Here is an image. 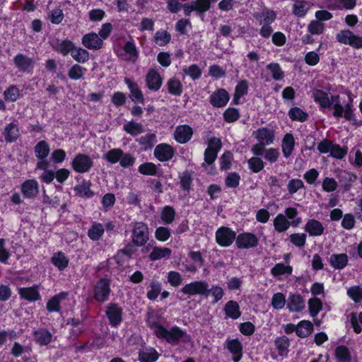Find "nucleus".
Returning <instances> with one entry per match:
<instances>
[{"label":"nucleus","mask_w":362,"mask_h":362,"mask_svg":"<svg viewBox=\"0 0 362 362\" xmlns=\"http://www.w3.org/2000/svg\"><path fill=\"white\" fill-rule=\"evenodd\" d=\"M223 312L226 317L232 320H237L242 314L238 303L233 300H230L225 304Z\"/></svg>","instance_id":"nucleus-31"},{"label":"nucleus","mask_w":362,"mask_h":362,"mask_svg":"<svg viewBox=\"0 0 362 362\" xmlns=\"http://www.w3.org/2000/svg\"><path fill=\"white\" fill-rule=\"evenodd\" d=\"M347 295L356 303L362 302V288L361 286H354L349 288Z\"/></svg>","instance_id":"nucleus-64"},{"label":"nucleus","mask_w":362,"mask_h":362,"mask_svg":"<svg viewBox=\"0 0 362 362\" xmlns=\"http://www.w3.org/2000/svg\"><path fill=\"white\" fill-rule=\"evenodd\" d=\"M112 279L108 275L100 278L93 287V298L98 303H104L109 300L112 289Z\"/></svg>","instance_id":"nucleus-3"},{"label":"nucleus","mask_w":362,"mask_h":362,"mask_svg":"<svg viewBox=\"0 0 362 362\" xmlns=\"http://www.w3.org/2000/svg\"><path fill=\"white\" fill-rule=\"evenodd\" d=\"M332 100L334 101L333 105L332 115L336 118L344 117L346 121L352 122L353 125L356 127L362 126V120H358L356 118L354 112V105L351 104V100L348 101L344 105H342L340 101V96L338 94L332 95Z\"/></svg>","instance_id":"nucleus-2"},{"label":"nucleus","mask_w":362,"mask_h":362,"mask_svg":"<svg viewBox=\"0 0 362 362\" xmlns=\"http://www.w3.org/2000/svg\"><path fill=\"white\" fill-rule=\"evenodd\" d=\"M226 343L227 349L233 355V361L239 362L243 358V344L238 338L232 339H228Z\"/></svg>","instance_id":"nucleus-17"},{"label":"nucleus","mask_w":362,"mask_h":362,"mask_svg":"<svg viewBox=\"0 0 362 362\" xmlns=\"http://www.w3.org/2000/svg\"><path fill=\"white\" fill-rule=\"evenodd\" d=\"M182 71L194 81L199 79L202 74L201 68L196 64L183 68Z\"/></svg>","instance_id":"nucleus-63"},{"label":"nucleus","mask_w":362,"mask_h":362,"mask_svg":"<svg viewBox=\"0 0 362 362\" xmlns=\"http://www.w3.org/2000/svg\"><path fill=\"white\" fill-rule=\"evenodd\" d=\"M87 69L85 67L75 64L69 69L68 76L70 79L77 81L83 77Z\"/></svg>","instance_id":"nucleus-51"},{"label":"nucleus","mask_w":362,"mask_h":362,"mask_svg":"<svg viewBox=\"0 0 362 362\" xmlns=\"http://www.w3.org/2000/svg\"><path fill=\"white\" fill-rule=\"evenodd\" d=\"M180 188L187 192H189L193 183L192 172L186 170L179 175Z\"/></svg>","instance_id":"nucleus-44"},{"label":"nucleus","mask_w":362,"mask_h":362,"mask_svg":"<svg viewBox=\"0 0 362 362\" xmlns=\"http://www.w3.org/2000/svg\"><path fill=\"white\" fill-rule=\"evenodd\" d=\"M71 166L73 170L77 173H86L93 167V160L89 155L78 153L72 159Z\"/></svg>","instance_id":"nucleus-6"},{"label":"nucleus","mask_w":362,"mask_h":362,"mask_svg":"<svg viewBox=\"0 0 362 362\" xmlns=\"http://www.w3.org/2000/svg\"><path fill=\"white\" fill-rule=\"evenodd\" d=\"M105 233L104 226L101 223L93 222L88 230V237L92 241H98L103 236Z\"/></svg>","instance_id":"nucleus-37"},{"label":"nucleus","mask_w":362,"mask_h":362,"mask_svg":"<svg viewBox=\"0 0 362 362\" xmlns=\"http://www.w3.org/2000/svg\"><path fill=\"white\" fill-rule=\"evenodd\" d=\"M21 191L25 198H35L39 193L37 181L34 179L26 180L21 184Z\"/></svg>","instance_id":"nucleus-19"},{"label":"nucleus","mask_w":362,"mask_h":362,"mask_svg":"<svg viewBox=\"0 0 362 362\" xmlns=\"http://www.w3.org/2000/svg\"><path fill=\"white\" fill-rule=\"evenodd\" d=\"M4 96L6 101L15 102L20 96V90L16 86L11 85L4 90Z\"/></svg>","instance_id":"nucleus-60"},{"label":"nucleus","mask_w":362,"mask_h":362,"mask_svg":"<svg viewBox=\"0 0 362 362\" xmlns=\"http://www.w3.org/2000/svg\"><path fill=\"white\" fill-rule=\"evenodd\" d=\"M124 83L127 84L129 91V98L134 103L144 104V97L137 83L129 78H125Z\"/></svg>","instance_id":"nucleus-20"},{"label":"nucleus","mask_w":362,"mask_h":362,"mask_svg":"<svg viewBox=\"0 0 362 362\" xmlns=\"http://www.w3.org/2000/svg\"><path fill=\"white\" fill-rule=\"evenodd\" d=\"M325 26L324 23L313 20L308 25V32L311 35H321L324 33Z\"/></svg>","instance_id":"nucleus-61"},{"label":"nucleus","mask_w":362,"mask_h":362,"mask_svg":"<svg viewBox=\"0 0 362 362\" xmlns=\"http://www.w3.org/2000/svg\"><path fill=\"white\" fill-rule=\"evenodd\" d=\"M255 138L259 143H263L267 146L274 143L275 139V131L267 127H260L252 134Z\"/></svg>","instance_id":"nucleus-15"},{"label":"nucleus","mask_w":362,"mask_h":362,"mask_svg":"<svg viewBox=\"0 0 362 362\" xmlns=\"http://www.w3.org/2000/svg\"><path fill=\"white\" fill-rule=\"evenodd\" d=\"M160 355L154 348H151L149 351H140L139 353V361L140 362H156Z\"/></svg>","instance_id":"nucleus-53"},{"label":"nucleus","mask_w":362,"mask_h":362,"mask_svg":"<svg viewBox=\"0 0 362 362\" xmlns=\"http://www.w3.org/2000/svg\"><path fill=\"white\" fill-rule=\"evenodd\" d=\"M149 287L151 289L147 291L146 297L149 300L154 301L161 292V283L157 280H153L151 281Z\"/></svg>","instance_id":"nucleus-50"},{"label":"nucleus","mask_w":362,"mask_h":362,"mask_svg":"<svg viewBox=\"0 0 362 362\" xmlns=\"http://www.w3.org/2000/svg\"><path fill=\"white\" fill-rule=\"evenodd\" d=\"M153 40L160 47L166 46L171 40V35L167 30H159L156 32Z\"/></svg>","instance_id":"nucleus-49"},{"label":"nucleus","mask_w":362,"mask_h":362,"mask_svg":"<svg viewBox=\"0 0 362 362\" xmlns=\"http://www.w3.org/2000/svg\"><path fill=\"white\" fill-rule=\"evenodd\" d=\"M123 156V151L119 148H115L109 150L103 158L111 164H115L120 161L121 156Z\"/></svg>","instance_id":"nucleus-55"},{"label":"nucleus","mask_w":362,"mask_h":362,"mask_svg":"<svg viewBox=\"0 0 362 362\" xmlns=\"http://www.w3.org/2000/svg\"><path fill=\"white\" fill-rule=\"evenodd\" d=\"M258 238L252 233L243 232L236 235L235 245L238 249H250L257 246Z\"/></svg>","instance_id":"nucleus-9"},{"label":"nucleus","mask_w":362,"mask_h":362,"mask_svg":"<svg viewBox=\"0 0 362 362\" xmlns=\"http://www.w3.org/2000/svg\"><path fill=\"white\" fill-rule=\"evenodd\" d=\"M275 348L280 356H288L290 341L286 336L278 337L274 340Z\"/></svg>","instance_id":"nucleus-35"},{"label":"nucleus","mask_w":362,"mask_h":362,"mask_svg":"<svg viewBox=\"0 0 362 362\" xmlns=\"http://www.w3.org/2000/svg\"><path fill=\"white\" fill-rule=\"evenodd\" d=\"M123 50L126 54L129 55V57L126 59L127 60L132 61L134 62L138 59L139 52L134 40L132 39L127 41L123 47Z\"/></svg>","instance_id":"nucleus-42"},{"label":"nucleus","mask_w":362,"mask_h":362,"mask_svg":"<svg viewBox=\"0 0 362 362\" xmlns=\"http://www.w3.org/2000/svg\"><path fill=\"white\" fill-rule=\"evenodd\" d=\"M124 131L132 136H136L144 132V128L141 123L133 120L127 122L123 126Z\"/></svg>","instance_id":"nucleus-45"},{"label":"nucleus","mask_w":362,"mask_h":362,"mask_svg":"<svg viewBox=\"0 0 362 362\" xmlns=\"http://www.w3.org/2000/svg\"><path fill=\"white\" fill-rule=\"evenodd\" d=\"M105 314L111 327L117 328L123 320V309L117 303H109L105 308Z\"/></svg>","instance_id":"nucleus-5"},{"label":"nucleus","mask_w":362,"mask_h":362,"mask_svg":"<svg viewBox=\"0 0 362 362\" xmlns=\"http://www.w3.org/2000/svg\"><path fill=\"white\" fill-rule=\"evenodd\" d=\"M168 92L174 96H180L183 93V85L181 81L175 78H169L166 83Z\"/></svg>","instance_id":"nucleus-36"},{"label":"nucleus","mask_w":362,"mask_h":362,"mask_svg":"<svg viewBox=\"0 0 362 362\" xmlns=\"http://www.w3.org/2000/svg\"><path fill=\"white\" fill-rule=\"evenodd\" d=\"M51 263L60 272L69 266V259L62 251L54 252L50 259Z\"/></svg>","instance_id":"nucleus-29"},{"label":"nucleus","mask_w":362,"mask_h":362,"mask_svg":"<svg viewBox=\"0 0 362 362\" xmlns=\"http://www.w3.org/2000/svg\"><path fill=\"white\" fill-rule=\"evenodd\" d=\"M348 256L345 253L332 254L329 257V264L334 269L341 270L348 264Z\"/></svg>","instance_id":"nucleus-34"},{"label":"nucleus","mask_w":362,"mask_h":362,"mask_svg":"<svg viewBox=\"0 0 362 362\" xmlns=\"http://www.w3.org/2000/svg\"><path fill=\"white\" fill-rule=\"evenodd\" d=\"M163 78L158 71L151 69L146 76V83L151 91H158L162 86Z\"/></svg>","instance_id":"nucleus-16"},{"label":"nucleus","mask_w":362,"mask_h":362,"mask_svg":"<svg viewBox=\"0 0 362 362\" xmlns=\"http://www.w3.org/2000/svg\"><path fill=\"white\" fill-rule=\"evenodd\" d=\"M293 268L290 265H285L283 263H277L271 269V274L274 276H279L284 274H291Z\"/></svg>","instance_id":"nucleus-58"},{"label":"nucleus","mask_w":362,"mask_h":362,"mask_svg":"<svg viewBox=\"0 0 362 362\" xmlns=\"http://www.w3.org/2000/svg\"><path fill=\"white\" fill-rule=\"evenodd\" d=\"M337 362H351V355L349 348L345 345L337 346L334 350Z\"/></svg>","instance_id":"nucleus-43"},{"label":"nucleus","mask_w":362,"mask_h":362,"mask_svg":"<svg viewBox=\"0 0 362 362\" xmlns=\"http://www.w3.org/2000/svg\"><path fill=\"white\" fill-rule=\"evenodd\" d=\"M304 230L310 236L317 237L324 233L325 228L320 221L310 218L307 221Z\"/></svg>","instance_id":"nucleus-23"},{"label":"nucleus","mask_w":362,"mask_h":362,"mask_svg":"<svg viewBox=\"0 0 362 362\" xmlns=\"http://www.w3.org/2000/svg\"><path fill=\"white\" fill-rule=\"evenodd\" d=\"M158 166L152 162H145L138 167V171L140 174L146 176H157L158 177L163 176V172L158 169Z\"/></svg>","instance_id":"nucleus-24"},{"label":"nucleus","mask_w":362,"mask_h":362,"mask_svg":"<svg viewBox=\"0 0 362 362\" xmlns=\"http://www.w3.org/2000/svg\"><path fill=\"white\" fill-rule=\"evenodd\" d=\"M137 142L145 151L151 149L156 143V135L154 133H148L138 139Z\"/></svg>","instance_id":"nucleus-47"},{"label":"nucleus","mask_w":362,"mask_h":362,"mask_svg":"<svg viewBox=\"0 0 362 362\" xmlns=\"http://www.w3.org/2000/svg\"><path fill=\"white\" fill-rule=\"evenodd\" d=\"M249 169L254 173H258L264 168V163L259 157H252L247 160Z\"/></svg>","instance_id":"nucleus-62"},{"label":"nucleus","mask_w":362,"mask_h":362,"mask_svg":"<svg viewBox=\"0 0 362 362\" xmlns=\"http://www.w3.org/2000/svg\"><path fill=\"white\" fill-rule=\"evenodd\" d=\"M288 238L292 245L301 248L306 244L307 235L304 233H292Z\"/></svg>","instance_id":"nucleus-59"},{"label":"nucleus","mask_w":362,"mask_h":362,"mask_svg":"<svg viewBox=\"0 0 362 362\" xmlns=\"http://www.w3.org/2000/svg\"><path fill=\"white\" fill-rule=\"evenodd\" d=\"M288 115L292 121L300 122H305L309 117L305 111L298 107H291L288 112Z\"/></svg>","instance_id":"nucleus-46"},{"label":"nucleus","mask_w":362,"mask_h":362,"mask_svg":"<svg viewBox=\"0 0 362 362\" xmlns=\"http://www.w3.org/2000/svg\"><path fill=\"white\" fill-rule=\"evenodd\" d=\"M175 151L173 147L166 143L158 144L153 151L154 157L160 162L170 160L175 156Z\"/></svg>","instance_id":"nucleus-10"},{"label":"nucleus","mask_w":362,"mask_h":362,"mask_svg":"<svg viewBox=\"0 0 362 362\" xmlns=\"http://www.w3.org/2000/svg\"><path fill=\"white\" fill-rule=\"evenodd\" d=\"M308 305L309 314L312 317H315L323 309L322 301L317 297L310 298L308 301Z\"/></svg>","instance_id":"nucleus-48"},{"label":"nucleus","mask_w":362,"mask_h":362,"mask_svg":"<svg viewBox=\"0 0 362 362\" xmlns=\"http://www.w3.org/2000/svg\"><path fill=\"white\" fill-rule=\"evenodd\" d=\"M193 134V129L189 125L182 124L175 129L174 138L177 143L185 144L192 139Z\"/></svg>","instance_id":"nucleus-18"},{"label":"nucleus","mask_w":362,"mask_h":362,"mask_svg":"<svg viewBox=\"0 0 362 362\" xmlns=\"http://www.w3.org/2000/svg\"><path fill=\"white\" fill-rule=\"evenodd\" d=\"M82 45L88 49L98 50L103 45V40L94 32L85 34L81 38Z\"/></svg>","instance_id":"nucleus-14"},{"label":"nucleus","mask_w":362,"mask_h":362,"mask_svg":"<svg viewBox=\"0 0 362 362\" xmlns=\"http://www.w3.org/2000/svg\"><path fill=\"white\" fill-rule=\"evenodd\" d=\"M296 141L291 133H286L282 139L281 151L285 158H289L294 151Z\"/></svg>","instance_id":"nucleus-30"},{"label":"nucleus","mask_w":362,"mask_h":362,"mask_svg":"<svg viewBox=\"0 0 362 362\" xmlns=\"http://www.w3.org/2000/svg\"><path fill=\"white\" fill-rule=\"evenodd\" d=\"M314 330L313 323L306 320H303L298 323L296 335L300 338H305L310 336Z\"/></svg>","instance_id":"nucleus-39"},{"label":"nucleus","mask_w":362,"mask_h":362,"mask_svg":"<svg viewBox=\"0 0 362 362\" xmlns=\"http://www.w3.org/2000/svg\"><path fill=\"white\" fill-rule=\"evenodd\" d=\"M216 243L223 247L230 246L236 239V233L228 226H221L215 233Z\"/></svg>","instance_id":"nucleus-8"},{"label":"nucleus","mask_w":362,"mask_h":362,"mask_svg":"<svg viewBox=\"0 0 362 362\" xmlns=\"http://www.w3.org/2000/svg\"><path fill=\"white\" fill-rule=\"evenodd\" d=\"M149 327L153 330V333L158 339L164 340L172 346H177L180 342L187 344L192 340L191 336L177 325L168 329L159 322L153 321L149 324Z\"/></svg>","instance_id":"nucleus-1"},{"label":"nucleus","mask_w":362,"mask_h":362,"mask_svg":"<svg viewBox=\"0 0 362 362\" xmlns=\"http://www.w3.org/2000/svg\"><path fill=\"white\" fill-rule=\"evenodd\" d=\"M13 61L19 71L27 74L33 72L35 66L33 59L24 54L18 53L13 57Z\"/></svg>","instance_id":"nucleus-11"},{"label":"nucleus","mask_w":362,"mask_h":362,"mask_svg":"<svg viewBox=\"0 0 362 362\" xmlns=\"http://www.w3.org/2000/svg\"><path fill=\"white\" fill-rule=\"evenodd\" d=\"M240 117V112L235 107H229L223 113V120L226 123H234L239 119Z\"/></svg>","instance_id":"nucleus-57"},{"label":"nucleus","mask_w":362,"mask_h":362,"mask_svg":"<svg viewBox=\"0 0 362 362\" xmlns=\"http://www.w3.org/2000/svg\"><path fill=\"white\" fill-rule=\"evenodd\" d=\"M71 55L76 62L82 64L87 62L90 58L89 52L86 49L80 47H76V49L74 51H72Z\"/></svg>","instance_id":"nucleus-52"},{"label":"nucleus","mask_w":362,"mask_h":362,"mask_svg":"<svg viewBox=\"0 0 362 362\" xmlns=\"http://www.w3.org/2000/svg\"><path fill=\"white\" fill-rule=\"evenodd\" d=\"M332 95L331 98L329 97L327 93L320 89H317L313 93L314 100L319 103L322 108H330L334 105V101L332 100Z\"/></svg>","instance_id":"nucleus-26"},{"label":"nucleus","mask_w":362,"mask_h":362,"mask_svg":"<svg viewBox=\"0 0 362 362\" xmlns=\"http://www.w3.org/2000/svg\"><path fill=\"white\" fill-rule=\"evenodd\" d=\"M5 141L7 144L16 142L21 136L20 129L17 124L10 122L7 124L3 131Z\"/></svg>","instance_id":"nucleus-22"},{"label":"nucleus","mask_w":362,"mask_h":362,"mask_svg":"<svg viewBox=\"0 0 362 362\" xmlns=\"http://www.w3.org/2000/svg\"><path fill=\"white\" fill-rule=\"evenodd\" d=\"M18 294L21 299L30 302H35L41 298L37 286L35 285L30 287L20 288L18 289Z\"/></svg>","instance_id":"nucleus-25"},{"label":"nucleus","mask_w":362,"mask_h":362,"mask_svg":"<svg viewBox=\"0 0 362 362\" xmlns=\"http://www.w3.org/2000/svg\"><path fill=\"white\" fill-rule=\"evenodd\" d=\"M172 250L169 247H161L155 246L149 254V259L155 262L163 258H169L171 255Z\"/></svg>","instance_id":"nucleus-38"},{"label":"nucleus","mask_w":362,"mask_h":362,"mask_svg":"<svg viewBox=\"0 0 362 362\" xmlns=\"http://www.w3.org/2000/svg\"><path fill=\"white\" fill-rule=\"evenodd\" d=\"M273 225L274 230L278 233L286 231L291 226L290 221L283 214H279L274 218Z\"/></svg>","instance_id":"nucleus-40"},{"label":"nucleus","mask_w":362,"mask_h":362,"mask_svg":"<svg viewBox=\"0 0 362 362\" xmlns=\"http://www.w3.org/2000/svg\"><path fill=\"white\" fill-rule=\"evenodd\" d=\"M208 287H209V284L204 280L194 281L186 284L178 293L189 296L200 295L207 298L209 296Z\"/></svg>","instance_id":"nucleus-7"},{"label":"nucleus","mask_w":362,"mask_h":362,"mask_svg":"<svg viewBox=\"0 0 362 362\" xmlns=\"http://www.w3.org/2000/svg\"><path fill=\"white\" fill-rule=\"evenodd\" d=\"M68 296V293L62 291L55 294L50 299L48 300L46 305V308L49 313H57L61 310L62 300Z\"/></svg>","instance_id":"nucleus-27"},{"label":"nucleus","mask_w":362,"mask_h":362,"mask_svg":"<svg viewBox=\"0 0 362 362\" xmlns=\"http://www.w3.org/2000/svg\"><path fill=\"white\" fill-rule=\"evenodd\" d=\"M176 212L171 206H165L160 213V218L165 224H170L175 220Z\"/></svg>","instance_id":"nucleus-54"},{"label":"nucleus","mask_w":362,"mask_h":362,"mask_svg":"<svg viewBox=\"0 0 362 362\" xmlns=\"http://www.w3.org/2000/svg\"><path fill=\"white\" fill-rule=\"evenodd\" d=\"M254 17L260 24L271 25L276 20V14L274 11L265 8L260 13H255Z\"/></svg>","instance_id":"nucleus-32"},{"label":"nucleus","mask_w":362,"mask_h":362,"mask_svg":"<svg viewBox=\"0 0 362 362\" xmlns=\"http://www.w3.org/2000/svg\"><path fill=\"white\" fill-rule=\"evenodd\" d=\"M52 49L63 56H67L74 51L76 46L74 42L69 39L60 40L57 38L52 44Z\"/></svg>","instance_id":"nucleus-13"},{"label":"nucleus","mask_w":362,"mask_h":362,"mask_svg":"<svg viewBox=\"0 0 362 362\" xmlns=\"http://www.w3.org/2000/svg\"><path fill=\"white\" fill-rule=\"evenodd\" d=\"M266 68L272 74L274 80L281 81L284 78V72L279 63L272 62L267 64Z\"/></svg>","instance_id":"nucleus-56"},{"label":"nucleus","mask_w":362,"mask_h":362,"mask_svg":"<svg viewBox=\"0 0 362 362\" xmlns=\"http://www.w3.org/2000/svg\"><path fill=\"white\" fill-rule=\"evenodd\" d=\"M34 152L37 159H45L50 152L49 145L47 141L45 140L38 141L34 147Z\"/></svg>","instance_id":"nucleus-41"},{"label":"nucleus","mask_w":362,"mask_h":362,"mask_svg":"<svg viewBox=\"0 0 362 362\" xmlns=\"http://www.w3.org/2000/svg\"><path fill=\"white\" fill-rule=\"evenodd\" d=\"M91 186L90 180H83L80 184L74 187V190L78 197L90 199L95 195L94 192L91 189Z\"/></svg>","instance_id":"nucleus-28"},{"label":"nucleus","mask_w":362,"mask_h":362,"mask_svg":"<svg viewBox=\"0 0 362 362\" xmlns=\"http://www.w3.org/2000/svg\"><path fill=\"white\" fill-rule=\"evenodd\" d=\"M305 300L299 293H290L286 308L291 312H301L305 308Z\"/></svg>","instance_id":"nucleus-21"},{"label":"nucleus","mask_w":362,"mask_h":362,"mask_svg":"<svg viewBox=\"0 0 362 362\" xmlns=\"http://www.w3.org/2000/svg\"><path fill=\"white\" fill-rule=\"evenodd\" d=\"M34 339L40 346L48 345L52 339V333L47 329L41 328L33 332Z\"/></svg>","instance_id":"nucleus-33"},{"label":"nucleus","mask_w":362,"mask_h":362,"mask_svg":"<svg viewBox=\"0 0 362 362\" xmlns=\"http://www.w3.org/2000/svg\"><path fill=\"white\" fill-rule=\"evenodd\" d=\"M230 100V95L225 88H218L209 97L210 104L216 108L225 107Z\"/></svg>","instance_id":"nucleus-12"},{"label":"nucleus","mask_w":362,"mask_h":362,"mask_svg":"<svg viewBox=\"0 0 362 362\" xmlns=\"http://www.w3.org/2000/svg\"><path fill=\"white\" fill-rule=\"evenodd\" d=\"M150 237L149 229L146 223L144 222H135L131 230V240L139 246H144Z\"/></svg>","instance_id":"nucleus-4"}]
</instances>
